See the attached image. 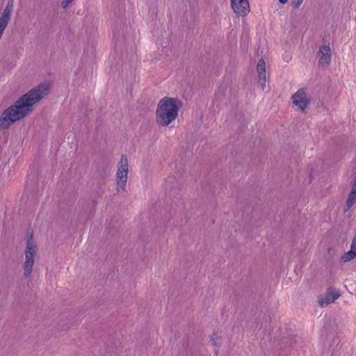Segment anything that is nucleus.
<instances>
[{
  "label": "nucleus",
  "mask_w": 356,
  "mask_h": 356,
  "mask_svg": "<svg viewBox=\"0 0 356 356\" xmlns=\"http://www.w3.org/2000/svg\"><path fill=\"white\" fill-rule=\"evenodd\" d=\"M12 11L13 2L9 1L0 17V39L1 38L3 31L10 20Z\"/></svg>",
  "instance_id": "nucleus-8"
},
{
  "label": "nucleus",
  "mask_w": 356,
  "mask_h": 356,
  "mask_svg": "<svg viewBox=\"0 0 356 356\" xmlns=\"http://www.w3.org/2000/svg\"><path fill=\"white\" fill-rule=\"evenodd\" d=\"M74 0H63L61 2V6L63 8H67Z\"/></svg>",
  "instance_id": "nucleus-15"
},
{
  "label": "nucleus",
  "mask_w": 356,
  "mask_h": 356,
  "mask_svg": "<svg viewBox=\"0 0 356 356\" xmlns=\"http://www.w3.org/2000/svg\"><path fill=\"white\" fill-rule=\"evenodd\" d=\"M49 85L42 83L19 97L14 105L7 108L0 117V129L9 128L15 122L26 117L33 110V106L45 97Z\"/></svg>",
  "instance_id": "nucleus-1"
},
{
  "label": "nucleus",
  "mask_w": 356,
  "mask_h": 356,
  "mask_svg": "<svg viewBox=\"0 0 356 356\" xmlns=\"http://www.w3.org/2000/svg\"><path fill=\"white\" fill-rule=\"evenodd\" d=\"M231 6L238 15L245 16L250 12L248 0H231Z\"/></svg>",
  "instance_id": "nucleus-7"
},
{
  "label": "nucleus",
  "mask_w": 356,
  "mask_h": 356,
  "mask_svg": "<svg viewBox=\"0 0 356 356\" xmlns=\"http://www.w3.org/2000/svg\"><path fill=\"white\" fill-rule=\"evenodd\" d=\"M257 72L258 75L259 83L264 88L266 86V63L263 58L259 60L257 65Z\"/></svg>",
  "instance_id": "nucleus-9"
},
{
  "label": "nucleus",
  "mask_w": 356,
  "mask_h": 356,
  "mask_svg": "<svg viewBox=\"0 0 356 356\" xmlns=\"http://www.w3.org/2000/svg\"><path fill=\"white\" fill-rule=\"evenodd\" d=\"M334 301L330 300V297L325 293L324 297L319 298L318 303L321 307L327 306V305L333 302Z\"/></svg>",
  "instance_id": "nucleus-13"
},
{
  "label": "nucleus",
  "mask_w": 356,
  "mask_h": 356,
  "mask_svg": "<svg viewBox=\"0 0 356 356\" xmlns=\"http://www.w3.org/2000/svg\"><path fill=\"white\" fill-rule=\"evenodd\" d=\"M356 202V179H354L352 183V188L346 200V205L344 207V212L350 210L352 206Z\"/></svg>",
  "instance_id": "nucleus-10"
},
{
  "label": "nucleus",
  "mask_w": 356,
  "mask_h": 356,
  "mask_svg": "<svg viewBox=\"0 0 356 356\" xmlns=\"http://www.w3.org/2000/svg\"><path fill=\"white\" fill-rule=\"evenodd\" d=\"M326 293L330 297L331 301H334L340 296V293L332 288L328 289Z\"/></svg>",
  "instance_id": "nucleus-12"
},
{
  "label": "nucleus",
  "mask_w": 356,
  "mask_h": 356,
  "mask_svg": "<svg viewBox=\"0 0 356 356\" xmlns=\"http://www.w3.org/2000/svg\"><path fill=\"white\" fill-rule=\"evenodd\" d=\"M129 163L127 156L122 154L118 163V170L116 173V184L118 185L117 191H124L128 179Z\"/></svg>",
  "instance_id": "nucleus-3"
},
{
  "label": "nucleus",
  "mask_w": 356,
  "mask_h": 356,
  "mask_svg": "<svg viewBox=\"0 0 356 356\" xmlns=\"http://www.w3.org/2000/svg\"><path fill=\"white\" fill-rule=\"evenodd\" d=\"M304 0H291V5L293 8H298Z\"/></svg>",
  "instance_id": "nucleus-14"
},
{
  "label": "nucleus",
  "mask_w": 356,
  "mask_h": 356,
  "mask_svg": "<svg viewBox=\"0 0 356 356\" xmlns=\"http://www.w3.org/2000/svg\"><path fill=\"white\" fill-rule=\"evenodd\" d=\"M181 102L177 98L161 99L156 110V122L161 127L170 126L177 118Z\"/></svg>",
  "instance_id": "nucleus-2"
},
{
  "label": "nucleus",
  "mask_w": 356,
  "mask_h": 356,
  "mask_svg": "<svg viewBox=\"0 0 356 356\" xmlns=\"http://www.w3.org/2000/svg\"><path fill=\"white\" fill-rule=\"evenodd\" d=\"M292 100L293 104L302 111L305 110L310 102V99L303 88L298 90V91L293 95Z\"/></svg>",
  "instance_id": "nucleus-5"
},
{
  "label": "nucleus",
  "mask_w": 356,
  "mask_h": 356,
  "mask_svg": "<svg viewBox=\"0 0 356 356\" xmlns=\"http://www.w3.org/2000/svg\"><path fill=\"white\" fill-rule=\"evenodd\" d=\"M31 273V268H25L24 274L26 276H29Z\"/></svg>",
  "instance_id": "nucleus-16"
},
{
  "label": "nucleus",
  "mask_w": 356,
  "mask_h": 356,
  "mask_svg": "<svg viewBox=\"0 0 356 356\" xmlns=\"http://www.w3.org/2000/svg\"><path fill=\"white\" fill-rule=\"evenodd\" d=\"M318 64L323 68L327 67L331 61L332 51L329 45H323L317 54Z\"/></svg>",
  "instance_id": "nucleus-6"
},
{
  "label": "nucleus",
  "mask_w": 356,
  "mask_h": 356,
  "mask_svg": "<svg viewBox=\"0 0 356 356\" xmlns=\"http://www.w3.org/2000/svg\"><path fill=\"white\" fill-rule=\"evenodd\" d=\"M37 252V245L33 240L32 234H29L26 238V261L24 267H33L34 257Z\"/></svg>",
  "instance_id": "nucleus-4"
},
{
  "label": "nucleus",
  "mask_w": 356,
  "mask_h": 356,
  "mask_svg": "<svg viewBox=\"0 0 356 356\" xmlns=\"http://www.w3.org/2000/svg\"><path fill=\"white\" fill-rule=\"evenodd\" d=\"M355 258H356V236L352 241L350 250L343 254L341 260L343 262H347Z\"/></svg>",
  "instance_id": "nucleus-11"
},
{
  "label": "nucleus",
  "mask_w": 356,
  "mask_h": 356,
  "mask_svg": "<svg viewBox=\"0 0 356 356\" xmlns=\"http://www.w3.org/2000/svg\"><path fill=\"white\" fill-rule=\"evenodd\" d=\"M211 340L212 341L213 345L216 346L217 342L216 341L215 339L213 337H211Z\"/></svg>",
  "instance_id": "nucleus-17"
},
{
  "label": "nucleus",
  "mask_w": 356,
  "mask_h": 356,
  "mask_svg": "<svg viewBox=\"0 0 356 356\" xmlns=\"http://www.w3.org/2000/svg\"><path fill=\"white\" fill-rule=\"evenodd\" d=\"M279 1L282 3V4H285L288 0H279Z\"/></svg>",
  "instance_id": "nucleus-18"
}]
</instances>
